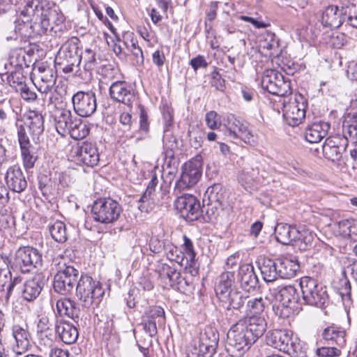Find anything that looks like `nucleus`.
Wrapping results in <instances>:
<instances>
[{
	"label": "nucleus",
	"instance_id": "49530a36",
	"mask_svg": "<svg viewBox=\"0 0 357 357\" xmlns=\"http://www.w3.org/2000/svg\"><path fill=\"white\" fill-rule=\"evenodd\" d=\"M322 335L325 340L334 342L339 347H342L345 343L344 331L335 326H330L325 328Z\"/></svg>",
	"mask_w": 357,
	"mask_h": 357
},
{
	"label": "nucleus",
	"instance_id": "39448f33",
	"mask_svg": "<svg viewBox=\"0 0 357 357\" xmlns=\"http://www.w3.org/2000/svg\"><path fill=\"white\" fill-rule=\"evenodd\" d=\"M300 286L304 301L310 305L322 307L328 300L324 287L315 279L304 277L301 279Z\"/></svg>",
	"mask_w": 357,
	"mask_h": 357
},
{
	"label": "nucleus",
	"instance_id": "1a4fd4ad",
	"mask_svg": "<svg viewBox=\"0 0 357 357\" xmlns=\"http://www.w3.org/2000/svg\"><path fill=\"white\" fill-rule=\"evenodd\" d=\"M202 168V158L200 155L185 162L182 168L181 178L176 183V190L181 191L195 185L201 177Z\"/></svg>",
	"mask_w": 357,
	"mask_h": 357
},
{
	"label": "nucleus",
	"instance_id": "72a5a7b5",
	"mask_svg": "<svg viewBox=\"0 0 357 357\" xmlns=\"http://www.w3.org/2000/svg\"><path fill=\"white\" fill-rule=\"evenodd\" d=\"M43 287V283L40 276L36 275L24 282L22 291V296L28 301H33L39 296Z\"/></svg>",
	"mask_w": 357,
	"mask_h": 357
},
{
	"label": "nucleus",
	"instance_id": "052dcab7",
	"mask_svg": "<svg viewBox=\"0 0 357 357\" xmlns=\"http://www.w3.org/2000/svg\"><path fill=\"white\" fill-rule=\"evenodd\" d=\"M9 63L10 66L17 68L22 69L23 66L26 65L24 55L22 50H15L9 55Z\"/></svg>",
	"mask_w": 357,
	"mask_h": 357
},
{
	"label": "nucleus",
	"instance_id": "4d7b16f0",
	"mask_svg": "<svg viewBox=\"0 0 357 357\" xmlns=\"http://www.w3.org/2000/svg\"><path fill=\"white\" fill-rule=\"evenodd\" d=\"M166 250V255L169 260L175 261L181 266H184V255L178 248L174 245H169L167 247Z\"/></svg>",
	"mask_w": 357,
	"mask_h": 357
},
{
	"label": "nucleus",
	"instance_id": "680f3d73",
	"mask_svg": "<svg viewBox=\"0 0 357 357\" xmlns=\"http://www.w3.org/2000/svg\"><path fill=\"white\" fill-rule=\"evenodd\" d=\"M12 106L10 100H4L0 102V123H6L9 121L12 114Z\"/></svg>",
	"mask_w": 357,
	"mask_h": 357
},
{
	"label": "nucleus",
	"instance_id": "e2e57ef3",
	"mask_svg": "<svg viewBox=\"0 0 357 357\" xmlns=\"http://www.w3.org/2000/svg\"><path fill=\"white\" fill-rule=\"evenodd\" d=\"M205 121L207 126L211 130H216L221 126L220 115L215 111H210L206 114Z\"/></svg>",
	"mask_w": 357,
	"mask_h": 357
},
{
	"label": "nucleus",
	"instance_id": "4468645a",
	"mask_svg": "<svg viewBox=\"0 0 357 357\" xmlns=\"http://www.w3.org/2000/svg\"><path fill=\"white\" fill-rule=\"evenodd\" d=\"M175 207L181 216L188 221L196 220L202 214L200 203L192 195L184 194L179 196L175 202Z\"/></svg>",
	"mask_w": 357,
	"mask_h": 357
},
{
	"label": "nucleus",
	"instance_id": "603ef678",
	"mask_svg": "<svg viewBox=\"0 0 357 357\" xmlns=\"http://www.w3.org/2000/svg\"><path fill=\"white\" fill-rule=\"evenodd\" d=\"M26 79L21 68H17L15 71L7 75L8 83L16 91L26 84Z\"/></svg>",
	"mask_w": 357,
	"mask_h": 357
},
{
	"label": "nucleus",
	"instance_id": "a19ab883",
	"mask_svg": "<svg viewBox=\"0 0 357 357\" xmlns=\"http://www.w3.org/2000/svg\"><path fill=\"white\" fill-rule=\"evenodd\" d=\"M271 304V299L267 296L249 298L246 304V311L249 315H261L265 308Z\"/></svg>",
	"mask_w": 357,
	"mask_h": 357
},
{
	"label": "nucleus",
	"instance_id": "b1692460",
	"mask_svg": "<svg viewBox=\"0 0 357 357\" xmlns=\"http://www.w3.org/2000/svg\"><path fill=\"white\" fill-rule=\"evenodd\" d=\"M347 10L337 6H329L322 13L321 23L331 28H338L347 19Z\"/></svg>",
	"mask_w": 357,
	"mask_h": 357
},
{
	"label": "nucleus",
	"instance_id": "c85d7f7f",
	"mask_svg": "<svg viewBox=\"0 0 357 357\" xmlns=\"http://www.w3.org/2000/svg\"><path fill=\"white\" fill-rule=\"evenodd\" d=\"M329 128L326 122L313 123L305 129V137L310 143H318L327 135Z\"/></svg>",
	"mask_w": 357,
	"mask_h": 357
},
{
	"label": "nucleus",
	"instance_id": "f8f14e48",
	"mask_svg": "<svg viewBox=\"0 0 357 357\" xmlns=\"http://www.w3.org/2000/svg\"><path fill=\"white\" fill-rule=\"evenodd\" d=\"M306 107V101L301 94L295 95L293 99L284 102L283 116L287 123L293 127L298 126L305 117Z\"/></svg>",
	"mask_w": 357,
	"mask_h": 357
},
{
	"label": "nucleus",
	"instance_id": "dca6fc26",
	"mask_svg": "<svg viewBox=\"0 0 357 357\" xmlns=\"http://www.w3.org/2000/svg\"><path fill=\"white\" fill-rule=\"evenodd\" d=\"M15 263L22 272L27 273L42 266V256L35 248H22L17 252Z\"/></svg>",
	"mask_w": 357,
	"mask_h": 357
},
{
	"label": "nucleus",
	"instance_id": "4be33fe9",
	"mask_svg": "<svg viewBox=\"0 0 357 357\" xmlns=\"http://www.w3.org/2000/svg\"><path fill=\"white\" fill-rule=\"evenodd\" d=\"M51 117L54 120L56 131L63 136L69 132V128L74 123V117L71 111L66 108L55 107Z\"/></svg>",
	"mask_w": 357,
	"mask_h": 357
},
{
	"label": "nucleus",
	"instance_id": "774afa93",
	"mask_svg": "<svg viewBox=\"0 0 357 357\" xmlns=\"http://www.w3.org/2000/svg\"><path fill=\"white\" fill-rule=\"evenodd\" d=\"M20 93L21 97L27 101H32L36 98V93L30 89V88L25 84L17 91Z\"/></svg>",
	"mask_w": 357,
	"mask_h": 357
},
{
	"label": "nucleus",
	"instance_id": "bb28decb",
	"mask_svg": "<svg viewBox=\"0 0 357 357\" xmlns=\"http://www.w3.org/2000/svg\"><path fill=\"white\" fill-rule=\"evenodd\" d=\"M6 38L8 41L11 40H17L18 36L22 39L34 37L36 31L34 26L29 20L24 21V20L18 19L15 22V29L13 33H6Z\"/></svg>",
	"mask_w": 357,
	"mask_h": 357
},
{
	"label": "nucleus",
	"instance_id": "5701e85b",
	"mask_svg": "<svg viewBox=\"0 0 357 357\" xmlns=\"http://www.w3.org/2000/svg\"><path fill=\"white\" fill-rule=\"evenodd\" d=\"M35 76L36 86L40 92L47 95L55 84L56 77L55 71L50 67L39 66Z\"/></svg>",
	"mask_w": 357,
	"mask_h": 357
},
{
	"label": "nucleus",
	"instance_id": "aec40b11",
	"mask_svg": "<svg viewBox=\"0 0 357 357\" xmlns=\"http://www.w3.org/2000/svg\"><path fill=\"white\" fill-rule=\"evenodd\" d=\"M109 95L114 100L132 106L135 96L130 84L125 81H116L109 87Z\"/></svg>",
	"mask_w": 357,
	"mask_h": 357
},
{
	"label": "nucleus",
	"instance_id": "f03ea898",
	"mask_svg": "<svg viewBox=\"0 0 357 357\" xmlns=\"http://www.w3.org/2000/svg\"><path fill=\"white\" fill-rule=\"evenodd\" d=\"M24 2L26 4L21 14L38 19L44 30H47L51 24L58 25L63 22V16L49 7L46 0H24Z\"/></svg>",
	"mask_w": 357,
	"mask_h": 357
},
{
	"label": "nucleus",
	"instance_id": "c756f323",
	"mask_svg": "<svg viewBox=\"0 0 357 357\" xmlns=\"http://www.w3.org/2000/svg\"><path fill=\"white\" fill-rule=\"evenodd\" d=\"M275 238L283 245H289L296 239L298 229L287 224L279 223L275 229Z\"/></svg>",
	"mask_w": 357,
	"mask_h": 357
},
{
	"label": "nucleus",
	"instance_id": "6e6552de",
	"mask_svg": "<svg viewBox=\"0 0 357 357\" xmlns=\"http://www.w3.org/2000/svg\"><path fill=\"white\" fill-rule=\"evenodd\" d=\"M227 340L229 344L237 351L248 349L256 341L245 321L241 319L231 326L227 332Z\"/></svg>",
	"mask_w": 357,
	"mask_h": 357
},
{
	"label": "nucleus",
	"instance_id": "c03bdc74",
	"mask_svg": "<svg viewBox=\"0 0 357 357\" xmlns=\"http://www.w3.org/2000/svg\"><path fill=\"white\" fill-rule=\"evenodd\" d=\"M52 238L56 242L62 243L68 239L67 229L65 223L61 220H54L48 225Z\"/></svg>",
	"mask_w": 357,
	"mask_h": 357
},
{
	"label": "nucleus",
	"instance_id": "cd10ccee",
	"mask_svg": "<svg viewBox=\"0 0 357 357\" xmlns=\"http://www.w3.org/2000/svg\"><path fill=\"white\" fill-rule=\"evenodd\" d=\"M20 146L21 155L24 167L28 169L33 167L37 160L36 149L29 139H25L24 135H21V139H18Z\"/></svg>",
	"mask_w": 357,
	"mask_h": 357
},
{
	"label": "nucleus",
	"instance_id": "6e6d98bb",
	"mask_svg": "<svg viewBox=\"0 0 357 357\" xmlns=\"http://www.w3.org/2000/svg\"><path fill=\"white\" fill-rule=\"evenodd\" d=\"M167 284L180 291H185L186 287L188 286L186 280L182 278L181 273L176 270L175 272H173L172 278Z\"/></svg>",
	"mask_w": 357,
	"mask_h": 357
},
{
	"label": "nucleus",
	"instance_id": "473e14b6",
	"mask_svg": "<svg viewBox=\"0 0 357 357\" xmlns=\"http://www.w3.org/2000/svg\"><path fill=\"white\" fill-rule=\"evenodd\" d=\"M13 335L16 342L13 351L16 355L24 354L29 345L28 331L19 325H15L13 327Z\"/></svg>",
	"mask_w": 357,
	"mask_h": 357
},
{
	"label": "nucleus",
	"instance_id": "09e8293b",
	"mask_svg": "<svg viewBox=\"0 0 357 357\" xmlns=\"http://www.w3.org/2000/svg\"><path fill=\"white\" fill-rule=\"evenodd\" d=\"M226 297V298L222 299L220 301L225 305L227 309H238L241 307L244 303V299L247 298L241 292L236 290H232Z\"/></svg>",
	"mask_w": 357,
	"mask_h": 357
},
{
	"label": "nucleus",
	"instance_id": "7ed1b4c3",
	"mask_svg": "<svg viewBox=\"0 0 357 357\" xmlns=\"http://www.w3.org/2000/svg\"><path fill=\"white\" fill-rule=\"evenodd\" d=\"M104 294L99 282L88 275H81L76 286V296L83 307H98Z\"/></svg>",
	"mask_w": 357,
	"mask_h": 357
},
{
	"label": "nucleus",
	"instance_id": "37998d69",
	"mask_svg": "<svg viewBox=\"0 0 357 357\" xmlns=\"http://www.w3.org/2000/svg\"><path fill=\"white\" fill-rule=\"evenodd\" d=\"M315 235L309 229H302L298 230L296 239L294 240V245L300 250L305 251L313 246Z\"/></svg>",
	"mask_w": 357,
	"mask_h": 357
},
{
	"label": "nucleus",
	"instance_id": "bf43d9fd",
	"mask_svg": "<svg viewBox=\"0 0 357 357\" xmlns=\"http://www.w3.org/2000/svg\"><path fill=\"white\" fill-rule=\"evenodd\" d=\"M155 203L152 196L149 194L146 195V193L144 192V194L139 199L137 206L138 208L142 212L149 213L153 209Z\"/></svg>",
	"mask_w": 357,
	"mask_h": 357
},
{
	"label": "nucleus",
	"instance_id": "393cba45",
	"mask_svg": "<svg viewBox=\"0 0 357 357\" xmlns=\"http://www.w3.org/2000/svg\"><path fill=\"white\" fill-rule=\"evenodd\" d=\"M5 180L8 187L16 192L24 191L27 185L21 169L15 165L8 169Z\"/></svg>",
	"mask_w": 357,
	"mask_h": 357
},
{
	"label": "nucleus",
	"instance_id": "5fc2aeb1",
	"mask_svg": "<svg viewBox=\"0 0 357 357\" xmlns=\"http://www.w3.org/2000/svg\"><path fill=\"white\" fill-rule=\"evenodd\" d=\"M343 133L347 138L350 137L357 142V113L354 114L346 126H343Z\"/></svg>",
	"mask_w": 357,
	"mask_h": 357
},
{
	"label": "nucleus",
	"instance_id": "864d4df0",
	"mask_svg": "<svg viewBox=\"0 0 357 357\" xmlns=\"http://www.w3.org/2000/svg\"><path fill=\"white\" fill-rule=\"evenodd\" d=\"M80 65H83V68L86 71L93 70L96 64V54L89 48H87L80 54Z\"/></svg>",
	"mask_w": 357,
	"mask_h": 357
},
{
	"label": "nucleus",
	"instance_id": "20e7f679",
	"mask_svg": "<svg viewBox=\"0 0 357 357\" xmlns=\"http://www.w3.org/2000/svg\"><path fill=\"white\" fill-rule=\"evenodd\" d=\"M121 213V205L109 197L96 200L91 209L93 220L102 224H112L116 222Z\"/></svg>",
	"mask_w": 357,
	"mask_h": 357
},
{
	"label": "nucleus",
	"instance_id": "3c124183",
	"mask_svg": "<svg viewBox=\"0 0 357 357\" xmlns=\"http://www.w3.org/2000/svg\"><path fill=\"white\" fill-rule=\"evenodd\" d=\"M11 280V273L8 266V259L0 255V291L4 289L5 286Z\"/></svg>",
	"mask_w": 357,
	"mask_h": 357
},
{
	"label": "nucleus",
	"instance_id": "f704fd0d",
	"mask_svg": "<svg viewBox=\"0 0 357 357\" xmlns=\"http://www.w3.org/2000/svg\"><path fill=\"white\" fill-rule=\"evenodd\" d=\"M241 319L245 321L247 327L252 335L255 336V340L261 337L266 330L267 323L262 315H250Z\"/></svg>",
	"mask_w": 357,
	"mask_h": 357
},
{
	"label": "nucleus",
	"instance_id": "69168bd1",
	"mask_svg": "<svg viewBox=\"0 0 357 357\" xmlns=\"http://www.w3.org/2000/svg\"><path fill=\"white\" fill-rule=\"evenodd\" d=\"M176 270V269L175 268L172 267L167 264H163L159 270L160 277L167 284L169 279L172 278L173 272H175Z\"/></svg>",
	"mask_w": 357,
	"mask_h": 357
},
{
	"label": "nucleus",
	"instance_id": "a878e982",
	"mask_svg": "<svg viewBox=\"0 0 357 357\" xmlns=\"http://www.w3.org/2000/svg\"><path fill=\"white\" fill-rule=\"evenodd\" d=\"M229 136L234 138H240L245 142L249 141L251 135L247 126L240 120L236 119L234 115H229L225 122Z\"/></svg>",
	"mask_w": 357,
	"mask_h": 357
},
{
	"label": "nucleus",
	"instance_id": "c9c22d12",
	"mask_svg": "<svg viewBox=\"0 0 357 357\" xmlns=\"http://www.w3.org/2000/svg\"><path fill=\"white\" fill-rule=\"evenodd\" d=\"M238 278L241 287L245 291L255 288L257 284V277L254 268L250 264H243L239 267Z\"/></svg>",
	"mask_w": 357,
	"mask_h": 357
},
{
	"label": "nucleus",
	"instance_id": "6ab92c4d",
	"mask_svg": "<svg viewBox=\"0 0 357 357\" xmlns=\"http://www.w3.org/2000/svg\"><path fill=\"white\" fill-rule=\"evenodd\" d=\"M292 333L288 330L276 329L269 331L266 337L267 344L290 355Z\"/></svg>",
	"mask_w": 357,
	"mask_h": 357
},
{
	"label": "nucleus",
	"instance_id": "a211bd4d",
	"mask_svg": "<svg viewBox=\"0 0 357 357\" xmlns=\"http://www.w3.org/2000/svg\"><path fill=\"white\" fill-rule=\"evenodd\" d=\"M73 157L77 162L88 167H94L99 162V153L97 148L89 142H83L73 148Z\"/></svg>",
	"mask_w": 357,
	"mask_h": 357
},
{
	"label": "nucleus",
	"instance_id": "f3484780",
	"mask_svg": "<svg viewBox=\"0 0 357 357\" xmlns=\"http://www.w3.org/2000/svg\"><path fill=\"white\" fill-rule=\"evenodd\" d=\"M348 139L340 135L328 137L323 145V154L326 158L333 162L339 160L345 151Z\"/></svg>",
	"mask_w": 357,
	"mask_h": 357
},
{
	"label": "nucleus",
	"instance_id": "79ce46f5",
	"mask_svg": "<svg viewBox=\"0 0 357 357\" xmlns=\"http://www.w3.org/2000/svg\"><path fill=\"white\" fill-rule=\"evenodd\" d=\"M279 262L278 268L280 278L294 277L300 267L297 261L287 257L280 259Z\"/></svg>",
	"mask_w": 357,
	"mask_h": 357
},
{
	"label": "nucleus",
	"instance_id": "a18cd8bd",
	"mask_svg": "<svg viewBox=\"0 0 357 357\" xmlns=\"http://www.w3.org/2000/svg\"><path fill=\"white\" fill-rule=\"evenodd\" d=\"M89 133V128L86 122L82 121L77 117H74V123L69 128L70 136L75 139L79 140L86 137Z\"/></svg>",
	"mask_w": 357,
	"mask_h": 357
},
{
	"label": "nucleus",
	"instance_id": "423d86ee",
	"mask_svg": "<svg viewBox=\"0 0 357 357\" xmlns=\"http://www.w3.org/2000/svg\"><path fill=\"white\" fill-rule=\"evenodd\" d=\"M79 43L77 37H72L61 46L58 53L56 59L63 66V70L66 73L73 72L74 68L80 66Z\"/></svg>",
	"mask_w": 357,
	"mask_h": 357
},
{
	"label": "nucleus",
	"instance_id": "13d9d810",
	"mask_svg": "<svg viewBox=\"0 0 357 357\" xmlns=\"http://www.w3.org/2000/svg\"><path fill=\"white\" fill-rule=\"evenodd\" d=\"M124 43L128 50L134 56L135 63H142L144 61L143 53L141 48L138 46L137 40L132 38L130 42L125 41Z\"/></svg>",
	"mask_w": 357,
	"mask_h": 357
},
{
	"label": "nucleus",
	"instance_id": "e433bc0d",
	"mask_svg": "<svg viewBox=\"0 0 357 357\" xmlns=\"http://www.w3.org/2000/svg\"><path fill=\"white\" fill-rule=\"evenodd\" d=\"M258 174L257 169L245 168L238 174V181L247 191L251 192L257 188Z\"/></svg>",
	"mask_w": 357,
	"mask_h": 357
},
{
	"label": "nucleus",
	"instance_id": "0eeeda50",
	"mask_svg": "<svg viewBox=\"0 0 357 357\" xmlns=\"http://www.w3.org/2000/svg\"><path fill=\"white\" fill-rule=\"evenodd\" d=\"M261 87L268 93L277 96H286L291 93L290 82L286 80L280 72L268 69L263 73Z\"/></svg>",
	"mask_w": 357,
	"mask_h": 357
},
{
	"label": "nucleus",
	"instance_id": "9b49d317",
	"mask_svg": "<svg viewBox=\"0 0 357 357\" xmlns=\"http://www.w3.org/2000/svg\"><path fill=\"white\" fill-rule=\"evenodd\" d=\"M206 195L208 197L207 214L211 220L222 219L227 215V211L224 208L225 199L220 185L215 184L208 188Z\"/></svg>",
	"mask_w": 357,
	"mask_h": 357
},
{
	"label": "nucleus",
	"instance_id": "ddd939ff",
	"mask_svg": "<svg viewBox=\"0 0 357 357\" xmlns=\"http://www.w3.org/2000/svg\"><path fill=\"white\" fill-rule=\"evenodd\" d=\"M273 291L278 293L275 295V301L272 305L273 310L277 316L284 317V311L287 310L289 304L297 299L296 289L291 284H280Z\"/></svg>",
	"mask_w": 357,
	"mask_h": 357
},
{
	"label": "nucleus",
	"instance_id": "58836bf2",
	"mask_svg": "<svg viewBox=\"0 0 357 357\" xmlns=\"http://www.w3.org/2000/svg\"><path fill=\"white\" fill-rule=\"evenodd\" d=\"M57 312L61 316H67L75 321L79 319V310L75 306L74 301L63 298L56 301Z\"/></svg>",
	"mask_w": 357,
	"mask_h": 357
},
{
	"label": "nucleus",
	"instance_id": "2eb2a0df",
	"mask_svg": "<svg viewBox=\"0 0 357 357\" xmlns=\"http://www.w3.org/2000/svg\"><path fill=\"white\" fill-rule=\"evenodd\" d=\"M72 102L75 112L80 116H90L96 111V96L91 91L77 92L73 96Z\"/></svg>",
	"mask_w": 357,
	"mask_h": 357
},
{
	"label": "nucleus",
	"instance_id": "ea45409f",
	"mask_svg": "<svg viewBox=\"0 0 357 357\" xmlns=\"http://www.w3.org/2000/svg\"><path fill=\"white\" fill-rule=\"evenodd\" d=\"M182 254L184 255V267L189 268V271H196V253L192 241L185 235L183 236V244L182 245Z\"/></svg>",
	"mask_w": 357,
	"mask_h": 357
},
{
	"label": "nucleus",
	"instance_id": "f257e3e1",
	"mask_svg": "<svg viewBox=\"0 0 357 357\" xmlns=\"http://www.w3.org/2000/svg\"><path fill=\"white\" fill-rule=\"evenodd\" d=\"M56 266V273L54 278L55 291L66 295L72 292L75 283L77 284L79 271L71 265L67 257L58 256L54 259Z\"/></svg>",
	"mask_w": 357,
	"mask_h": 357
},
{
	"label": "nucleus",
	"instance_id": "338daca9",
	"mask_svg": "<svg viewBox=\"0 0 357 357\" xmlns=\"http://www.w3.org/2000/svg\"><path fill=\"white\" fill-rule=\"evenodd\" d=\"M351 3L350 14L347 18L353 27L357 28V0H349Z\"/></svg>",
	"mask_w": 357,
	"mask_h": 357
},
{
	"label": "nucleus",
	"instance_id": "412c9836",
	"mask_svg": "<svg viewBox=\"0 0 357 357\" xmlns=\"http://www.w3.org/2000/svg\"><path fill=\"white\" fill-rule=\"evenodd\" d=\"M218 333L212 328H206L200 338L198 357H213L218 344Z\"/></svg>",
	"mask_w": 357,
	"mask_h": 357
},
{
	"label": "nucleus",
	"instance_id": "8fccbe9b",
	"mask_svg": "<svg viewBox=\"0 0 357 357\" xmlns=\"http://www.w3.org/2000/svg\"><path fill=\"white\" fill-rule=\"evenodd\" d=\"M37 333L41 339L44 337H47L49 340L52 339L54 329L47 317H43L39 319L37 324Z\"/></svg>",
	"mask_w": 357,
	"mask_h": 357
},
{
	"label": "nucleus",
	"instance_id": "9d476101",
	"mask_svg": "<svg viewBox=\"0 0 357 357\" xmlns=\"http://www.w3.org/2000/svg\"><path fill=\"white\" fill-rule=\"evenodd\" d=\"M44 132V117L38 112L31 110L26 116L24 123L17 127V138L21 139V135H24L25 139H29L28 134L32 138V141L36 143Z\"/></svg>",
	"mask_w": 357,
	"mask_h": 357
},
{
	"label": "nucleus",
	"instance_id": "7c9ffc66",
	"mask_svg": "<svg viewBox=\"0 0 357 357\" xmlns=\"http://www.w3.org/2000/svg\"><path fill=\"white\" fill-rule=\"evenodd\" d=\"M259 268L263 279L267 282H273L280 278L279 268L276 263L270 258H262L259 261Z\"/></svg>",
	"mask_w": 357,
	"mask_h": 357
},
{
	"label": "nucleus",
	"instance_id": "de8ad7c7",
	"mask_svg": "<svg viewBox=\"0 0 357 357\" xmlns=\"http://www.w3.org/2000/svg\"><path fill=\"white\" fill-rule=\"evenodd\" d=\"M337 231L343 237L357 241V223L344 220L337 223Z\"/></svg>",
	"mask_w": 357,
	"mask_h": 357
},
{
	"label": "nucleus",
	"instance_id": "0e129e2a",
	"mask_svg": "<svg viewBox=\"0 0 357 357\" xmlns=\"http://www.w3.org/2000/svg\"><path fill=\"white\" fill-rule=\"evenodd\" d=\"M319 357H337L341 355L340 349L335 347H323L317 349Z\"/></svg>",
	"mask_w": 357,
	"mask_h": 357
},
{
	"label": "nucleus",
	"instance_id": "2f4dec72",
	"mask_svg": "<svg viewBox=\"0 0 357 357\" xmlns=\"http://www.w3.org/2000/svg\"><path fill=\"white\" fill-rule=\"evenodd\" d=\"M55 331L60 339L66 344H73L78 338L77 328L68 321H60L55 326Z\"/></svg>",
	"mask_w": 357,
	"mask_h": 357
},
{
	"label": "nucleus",
	"instance_id": "4c0bfd02",
	"mask_svg": "<svg viewBox=\"0 0 357 357\" xmlns=\"http://www.w3.org/2000/svg\"><path fill=\"white\" fill-rule=\"evenodd\" d=\"M234 280V273L230 271L225 272L220 275L215 288L216 295L220 301L226 298V296L233 290L231 286Z\"/></svg>",
	"mask_w": 357,
	"mask_h": 357
}]
</instances>
